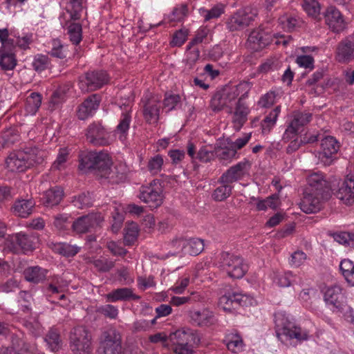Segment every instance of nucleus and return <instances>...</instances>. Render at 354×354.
Masks as SVG:
<instances>
[{"label": "nucleus", "mask_w": 354, "mask_h": 354, "mask_svg": "<svg viewBox=\"0 0 354 354\" xmlns=\"http://www.w3.org/2000/svg\"><path fill=\"white\" fill-rule=\"evenodd\" d=\"M308 186L306 191L315 192L316 194L329 196L330 190L334 192L335 182L330 185L325 178L324 175L321 172H315L307 178Z\"/></svg>", "instance_id": "nucleus-9"}, {"label": "nucleus", "mask_w": 354, "mask_h": 354, "mask_svg": "<svg viewBox=\"0 0 354 354\" xmlns=\"http://www.w3.org/2000/svg\"><path fill=\"white\" fill-rule=\"evenodd\" d=\"M47 244L55 252L65 257H73L76 255L80 250V247L66 243H55L49 241Z\"/></svg>", "instance_id": "nucleus-29"}, {"label": "nucleus", "mask_w": 354, "mask_h": 354, "mask_svg": "<svg viewBox=\"0 0 354 354\" xmlns=\"http://www.w3.org/2000/svg\"><path fill=\"white\" fill-rule=\"evenodd\" d=\"M64 196V191L60 187H53L46 190L42 197L44 205L53 207L59 203Z\"/></svg>", "instance_id": "nucleus-32"}, {"label": "nucleus", "mask_w": 354, "mask_h": 354, "mask_svg": "<svg viewBox=\"0 0 354 354\" xmlns=\"http://www.w3.org/2000/svg\"><path fill=\"white\" fill-rule=\"evenodd\" d=\"M276 98L274 91H269L261 97L258 102V105L261 108L270 107L274 104Z\"/></svg>", "instance_id": "nucleus-61"}, {"label": "nucleus", "mask_w": 354, "mask_h": 354, "mask_svg": "<svg viewBox=\"0 0 354 354\" xmlns=\"http://www.w3.org/2000/svg\"><path fill=\"white\" fill-rule=\"evenodd\" d=\"M304 197L300 203L301 209L306 214L317 212L322 207V203L328 196L318 195L315 192L305 190Z\"/></svg>", "instance_id": "nucleus-14"}, {"label": "nucleus", "mask_w": 354, "mask_h": 354, "mask_svg": "<svg viewBox=\"0 0 354 354\" xmlns=\"http://www.w3.org/2000/svg\"><path fill=\"white\" fill-rule=\"evenodd\" d=\"M163 162L162 156L159 154L156 155L149 160L147 169L151 174L156 175L161 171Z\"/></svg>", "instance_id": "nucleus-49"}, {"label": "nucleus", "mask_w": 354, "mask_h": 354, "mask_svg": "<svg viewBox=\"0 0 354 354\" xmlns=\"http://www.w3.org/2000/svg\"><path fill=\"white\" fill-rule=\"evenodd\" d=\"M188 8L187 5L183 4L180 7L175 8L172 12L169 15V19L171 21H180L186 16Z\"/></svg>", "instance_id": "nucleus-60"}, {"label": "nucleus", "mask_w": 354, "mask_h": 354, "mask_svg": "<svg viewBox=\"0 0 354 354\" xmlns=\"http://www.w3.org/2000/svg\"><path fill=\"white\" fill-rule=\"evenodd\" d=\"M45 341L53 351H58L62 346V339L59 331L55 328H51L45 337Z\"/></svg>", "instance_id": "nucleus-39"}, {"label": "nucleus", "mask_w": 354, "mask_h": 354, "mask_svg": "<svg viewBox=\"0 0 354 354\" xmlns=\"http://www.w3.org/2000/svg\"><path fill=\"white\" fill-rule=\"evenodd\" d=\"M27 158L23 150L12 152L6 160V167L10 171L23 172L29 168Z\"/></svg>", "instance_id": "nucleus-19"}, {"label": "nucleus", "mask_w": 354, "mask_h": 354, "mask_svg": "<svg viewBox=\"0 0 354 354\" xmlns=\"http://www.w3.org/2000/svg\"><path fill=\"white\" fill-rule=\"evenodd\" d=\"M112 161L109 158V162L101 170L99 178L104 179L109 183L118 184L126 178V169L123 165L119 164L111 167Z\"/></svg>", "instance_id": "nucleus-12"}, {"label": "nucleus", "mask_w": 354, "mask_h": 354, "mask_svg": "<svg viewBox=\"0 0 354 354\" xmlns=\"http://www.w3.org/2000/svg\"><path fill=\"white\" fill-rule=\"evenodd\" d=\"M249 112L250 111L248 107L243 102L240 101L236 102L235 111L232 118L234 128L236 131H239L245 123Z\"/></svg>", "instance_id": "nucleus-30"}, {"label": "nucleus", "mask_w": 354, "mask_h": 354, "mask_svg": "<svg viewBox=\"0 0 354 354\" xmlns=\"http://www.w3.org/2000/svg\"><path fill=\"white\" fill-rule=\"evenodd\" d=\"M138 198L147 204L151 209L160 207L163 202V194L161 188L153 187H142Z\"/></svg>", "instance_id": "nucleus-13"}, {"label": "nucleus", "mask_w": 354, "mask_h": 354, "mask_svg": "<svg viewBox=\"0 0 354 354\" xmlns=\"http://www.w3.org/2000/svg\"><path fill=\"white\" fill-rule=\"evenodd\" d=\"M17 65V59L12 53H3L0 55V68L3 71L13 70Z\"/></svg>", "instance_id": "nucleus-45"}, {"label": "nucleus", "mask_w": 354, "mask_h": 354, "mask_svg": "<svg viewBox=\"0 0 354 354\" xmlns=\"http://www.w3.org/2000/svg\"><path fill=\"white\" fill-rule=\"evenodd\" d=\"M91 340V334L85 326H77L70 332L69 346L73 354H89Z\"/></svg>", "instance_id": "nucleus-4"}, {"label": "nucleus", "mask_w": 354, "mask_h": 354, "mask_svg": "<svg viewBox=\"0 0 354 354\" xmlns=\"http://www.w3.org/2000/svg\"><path fill=\"white\" fill-rule=\"evenodd\" d=\"M248 165V161L239 162L237 164L230 167L227 169L218 178V183H226L228 185H232L235 183L243 178L245 176V170L246 166Z\"/></svg>", "instance_id": "nucleus-18"}, {"label": "nucleus", "mask_w": 354, "mask_h": 354, "mask_svg": "<svg viewBox=\"0 0 354 354\" xmlns=\"http://www.w3.org/2000/svg\"><path fill=\"white\" fill-rule=\"evenodd\" d=\"M35 203L32 200H18L12 206V210L15 215L22 218H26L32 212Z\"/></svg>", "instance_id": "nucleus-34"}, {"label": "nucleus", "mask_w": 354, "mask_h": 354, "mask_svg": "<svg viewBox=\"0 0 354 354\" xmlns=\"http://www.w3.org/2000/svg\"><path fill=\"white\" fill-rule=\"evenodd\" d=\"M214 153L215 157L224 165L230 163L233 159L236 158V149H233L231 145L226 146L223 143L217 145L214 147Z\"/></svg>", "instance_id": "nucleus-28"}, {"label": "nucleus", "mask_w": 354, "mask_h": 354, "mask_svg": "<svg viewBox=\"0 0 354 354\" xmlns=\"http://www.w3.org/2000/svg\"><path fill=\"white\" fill-rule=\"evenodd\" d=\"M38 235L37 233L29 234L19 232L10 235L7 239V247L13 253L18 254L22 252L26 254L32 252L38 243Z\"/></svg>", "instance_id": "nucleus-5"}, {"label": "nucleus", "mask_w": 354, "mask_h": 354, "mask_svg": "<svg viewBox=\"0 0 354 354\" xmlns=\"http://www.w3.org/2000/svg\"><path fill=\"white\" fill-rule=\"evenodd\" d=\"M333 237L335 241L340 244L354 247V233L336 232L333 234Z\"/></svg>", "instance_id": "nucleus-48"}, {"label": "nucleus", "mask_w": 354, "mask_h": 354, "mask_svg": "<svg viewBox=\"0 0 354 354\" xmlns=\"http://www.w3.org/2000/svg\"><path fill=\"white\" fill-rule=\"evenodd\" d=\"M252 298L246 295L233 292L221 297L218 304L225 311L230 312L239 306H247L248 304H252Z\"/></svg>", "instance_id": "nucleus-11"}, {"label": "nucleus", "mask_w": 354, "mask_h": 354, "mask_svg": "<svg viewBox=\"0 0 354 354\" xmlns=\"http://www.w3.org/2000/svg\"><path fill=\"white\" fill-rule=\"evenodd\" d=\"M257 15V10L254 8L247 6L239 9L227 20V28L232 32L243 30L254 21Z\"/></svg>", "instance_id": "nucleus-6"}, {"label": "nucleus", "mask_w": 354, "mask_h": 354, "mask_svg": "<svg viewBox=\"0 0 354 354\" xmlns=\"http://www.w3.org/2000/svg\"><path fill=\"white\" fill-rule=\"evenodd\" d=\"M220 184L221 185L217 187L212 194V197L215 201H223L232 194V185H228L226 183Z\"/></svg>", "instance_id": "nucleus-44"}, {"label": "nucleus", "mask_w": 354, "mask_h": 354, "mask_svg": "<svg viewBox=\"0 0 354 354\" xmlns=\"http://www.w3.org/2000/svg\"><path fill=\"white\" fill-rule=\"evenodd\" d=\"M101 97L97 94H92L80 104L77 110V116L80 120H84L92 116L98 109Z\"/></svg>", "instance_id": "nucleus-16"}, {"label": "nucleus", "mask_w": 354, "mask_h": 354, "mask_svg": "<svg viewBox=\"0 0 354 354\" xmlns=\"http://www.w3.org/2000/svg\"><path fill=\"white\" fill-rule=\"evenodd\" d=\"M131 119V116L129 113H123L120 121L117 126V130L121 133H126L129 129Z\"/></svg>", "instance_id": "nucleus-64"}, {"label": "nucleus", "mask_w": 354, "mask_h": 354, "mask_svg": "<svg viewBox=\"0 0 354 354\" xmlns=\"http://www.w3.org/2000/svg\"><path fill=\"white\" fill-rule=\"evenodd\" d=\"M325 21L329 29L336 33L343 31L346 26L343 15L335 6H329L327 8Z\"/></svg>", "instance_id": "nucleus-17"}, {"label": "nucleus", "mask_w": 354, "mask_h": 354, "mask_svg": "<svg viewBox=\"0 0 354 354\" xmlns=\"http://www.w3.org/2000/svg\"><path fill=\"white\" fill-rule=\"evenodd\" d=\"M68 158V153L66 149H61L56 160L51 166L53 171H60L65 168V163Z\"/></svg>", "instance_id": "nucleus-53"}, {"label": "nucleus", "mask_w": 354, "mask_h": 354, "mask_svg": "<svg viewBox=\"0 0 354 354\" xmlns=\"http://www.w3.org/2000/svg\"><path fill=\"white\" fill-rule=\"evenodd\" d=\"M69 218L67 214H59L55 217L53 225L59 230H67L71 223Z\"/></svg>", "instance_id": "nucleus-55"}, {"label": "nucleus", "mask_w": 354, "mask_h": 354, "mask_svg": "<svg viewBox=\"0 0 354 354\" xmlns=\"http://www.w3.org/2000/svg\"><path fill=\"white\" fill-rule=\"evenodd\" d=\"M12 343L17 354H37V348L35 345L27 344L18 337H13Z\"/></svg>", "instance_id": "nucleus-38"}, {"label": "nucleus", "mask_w": 354, "mask_h": 354, "mask_svg": "<svg viewBox=\"0 0 354 354\" xmlns=\"http://www.w3.org/2000/svg\"><path fill=\"white\" fill-rule=\"evenodd\" d=\"M48 65V57L44 55H37L32 62L33 68L37 72L44 71Z\"/></svg>", "instance_id": "nucleus-54"}, {"label": "nucleus", "mask_w": 354, "mask_h": 354, "mask_svg": "<svg viewBox=\"0 0 354 354\" xmlns=\"http://www.w3.org/2000/svg\"><path fill=\"white\" fill-rule=\"evenodd\" d=\"M82 28L79 23H72L68 27V34L70 41L75 45H77L82 39Z\"/></svg>", "instance_id": "nucleus-46"}, {"label": "nucleus", "mask_w": 354, "mask_h": 354, "mask_svg": "<svg viewBox=\"0 0 354 354\" xmlns=\"http://www.w3.org/2000/svg\"><path fill=\"white\" fill-rule=\"evenodd\" d=\"M73 204L80 209L89 207L92 205L91 198L89 194L82 193L73 200Z\"/></svg>", "instance_id": "nucleus-57"}, {"label": "nucleus", "mask_w": 354, "mask_h": 354, "mask_svg": "<svg viewBox=\"0 0 354 354\" xmlns=\"http://www.w3.org/2000/svg\"><path fill=\"white\" fill-rule=\"evenodd\" d=\"M109 82V76L104 71H92L79 77L78 86L84 93H88L102 88Z\"/></svg>", "instance_id": "nucleus-7"}, {"label": "nucleus", "mask_w": 354, "mask_h": 354, "mask_svg": "<svg viewBox=\"0 0 354 354\" xmlns=\"http://www.w3.org/2000/svg\"><path fill=\"white\" fill-rule=\"evenodd\" d=\"M106 298L108 301L115 302L118 301L138 300L140 297L134 294L131 288H121L108 293Z\"/></svg>", "instance_id": "nucleus-27"}, {"label": "nucleus", "mask_w": 354, "mask_h": 354, "mask_svg": "<svg viewBox=\"0 0 354 354\" xmlns=\"http://www.w3.org/2000/svg\"><path fill=\"white\" fill-rule=\"evenodd\" d=\"M280 111L281 107L280 106H277L262 120L261 126L263 133L269 132L274 127Z\"/></svg>", "instance_id": "nucleus-41"}, {"label": "nucleus", "mask_w": 354, "mask_h": 354, "mask_svg": "<svg viewBox=\"0 0 354 354\" xmlns=\"http://www.w3.org/2000/svg\"><path fill=\"white\" fill-rule=\"evenodd\" d=\"M27 154L29 168L35 165L41 164L43 158V152L37 147H26L23 149Z\"/></svg>", "instance_id": "nucleus-43"}, {"label": "nucleus", "mask_w": 354, "mask_h": 354, "mask_svg": "<svg viewBox=\"0 0 354 354\" xmlns=\"http://www.w3.org/2000/svg\"><path fill=\"white\" fill-rule=\"evenodd\" d=\"M294 277L291 272L279 273L275 274L274 281L280 287L290 286L293 280Z\"/></svg>", "instance_id": "nucleus-52"}, {"label": "nucleus", "mask_w": 354, "mask_h": 354, "mask_svg": "<svg viewBox=\"0 0 354 354\" xmlns=\"http://www.w3.org/2000/svg\"><path fill=\"white\" fill-rule=\"evenodd\" d=\"M251 136V133H245L243 137L237 138L234 142L231 141L230 139H227L226 142L228 145H231L233 149H236L237 152V150L242 149L248 143Z\"/></svg>", "instance_id": "nucleus-56"}, {"label": "nucleus", "mask_w": 354, "mask_h": 354, "mask_svg": "<svg viewBox=\"0 0 354 354\" xmlns=\"http://www.w3.org/2000/svg\"><path fill=\"white\" fill-rule=\"evenodd\" d=\"M301 6L309 16L317 17L320 13V5L317 0H303Z\"/></svg>", "instance_id": "nucleus-47"}, {"label": "nucleus", "mask_w": 354, "mask_h": 354, "mask_svg": "<svg viewBox=\"0 0 354 354\" xmlns=\"http://www.w3.org/2000/svg\"><path fill=\"white\" fill-rule=\"evenodd\" d=\"M215 157L214 149L209 150L207 147H202L196 153V158L203 162H209Z\"/></svg>", "instance_id": "nucleus-63"}, {"label": "nucleus", "mask_w": 354, "mask_h": 354, "mask_svg": "<svg viewBox=\"0 0 354 354\" xmlns=\"http://www.w3.org/2000/svg\"><path fill=\"white\" fill-rule=\"evenodd\" d=\"M204 240L198 238L186 239L183 245V252L192 256H197L204 250Z\"/></svg>", "instance_id": "nucleus-36"}, {"label": "nucleus", "mask_w": 354, "mask_h": 354, "mask_svg": "<svg viewBox=\"0 0 354 354\" xmlns=\"http://www.w3.org/2000/svg\"><path fill=\"white\" fill-rule=\"evenodd\" d=\"M321 147L322 151L319 158L325 164L330 165L333 161V155H335L339 149V142L333 136H326L322 140Z\"/></svg>", "instance_id": "nucleus-21"}, {"label": "nucleus", "mask_w": 354, "mask_h": 354, "mask_svg": "<svg viewBox=\"0 0 354 354\" xmlns=\"http://www.w3.org/2000/svg\"><path fill=\"white\" fill-rule=\"evenodd\" d=\"M159 106L155 101L147 100L143 109L145 120L148 123L157 122L159 119Z\"/></svg>", "instance_id": "nucleus-35"}, {"label": "nucleus", "mask_w": 354, "mask_h": 354, "mask_svg": "<svg viewBox=\"0 0 354 354\" xmlns=\"http://www.w3.org/2000/svg\"><path fill=\"white\" fill-rule=\"evenodd\" d=\"M93 263L95 268L101 272H107L115 266V261L105 257L95 259Z\"/></svg>", "instance_id": "nucleus-50"}, {"label": "nucleus", "mask_w": 354, "mask_h": 354, "mask_svg": "<svg viewBox=\"0 0 354 354\" xmlns=\"http://www.w3.org/2000/svg\"><path fill=\"white\" fill-rule=\"evenodd\" d=\"M312 119L310 113H298L295 115L294 119L292 120L293 124H297L299 128L308 124Z\"/></svg>", "instance_id": "nucleus-62"}, {"label": "nucleus", "mask_w": 354, "mask_h": 354, "mask_svg": "<svg viewBox=\"0 0 354 354\" xmlns=\"http://www.w3.org/2000/svg\"><path fill=\"white\" fill-rule=\"evenodd\" d=\"M251 88L252 84L250 82L243 81L240 82L233 91H230L231 99L236 100L240 95L237 102H243L248 97V93Z\"/></svg>", "instance_id": "nucleus-42"}, {"label": "nucleus", "mask_w": 354, "mask_h": 354, "mask_svg": "<svg viewBox=\"0 0 354 354\" xmlns=\"http://www.w3.org/2000/svg\"><path fill=\"white\" fill-rule=\"evenodd\" d=\"M339 269L346 281L351 286H354V264L349 259H344L340 262Z\"/></svg>", "instance_id": "nucleus-40"}, {"label": "nucleus", "mask_w": 354, "mask_h": 354, "mask_svg": "<svg viewBox=\"0 0 354 354\" xmlns=\"http://www.w3.org/2000/svg\"><path fill=\"white\" fill-rule=\"evenodd\" d=\"M196 336L190 330H177L169 335V346H185L189 344H195Z\"/></svg>", "instance_id": "nucleus-23"}, {"label": "nucleus", "mask_w": 354, "mask_h": 354, "mask_svg": "<svg viewBox=\"0 0 354 354\" xmlns=\"http://www.w3.org/2000/svg\"><path fill=\"white\" fill-rule=\"evenodd\" d=\"M109 155L104 151H84L79 154L78 169L84 174L93 173L98 176L109 162Z\"/></svg>", "instance_id": "nucleus-1"}, {"label": "nucleus", "mask_w": 354, "mask_h": 354, "mask_svg": "<svg viewBox=\"0 0 354 354\" xmlns=\"http://www.w3.org/2000/svg\"><path fill=\"white\" fill-rule=\"evenodd\" d=\"M122 337L115 328L102 331L98 338L97 354H122Z\"/></svg>", "instance_id": "nucleus-2"}, {"label": "nucleus", "mask_w": 354, "mask_h": 354, "mask_svg": "<svg viewBox=\"0 0 354 354\" xmlns=\"http://www.w3.org/2000/svg\"><path fill=\"white\" fill-rule=\"evenodd\" d=\"M270 36L262 30H254L250 34L248 41L254 50H259L270 43Z\"/></svg>", "instance_id": "nucleus-26"}, {"label": "nucleus", "mask_w": 354, "mask_h": 354, "mask_svg": "<svg viewBox=\"0 0 354 354\" xmlns=\"http://www.w3.org/2000/svg\"><path fill=\"white\" fill-rule=\"evenodd\" d=\"M180 102V96L177 94L166 95L163 101L165 108H167L168 111L174 109Z\"/></svg>", "instance_id": "nucleus-58"}, {"label": "nucleus", "mask_w": 354, "mask_h": 354, "mask_svg": "<svg viewBox=\"0 0 354 354\" xmlns=\"http://www.w3.org/2000/svg\"><path fill=\"white\" fill-rule=\"evenodd\" d=\"M19 136L12 130H7L2 133L0 136V145L2 147H8L13 145L17 140Z\"/></svg>", "instance_id": "nucleus-51"}, {"label": "nucleus", "mask_w": 354, "mask_h": 354, "mask_svg": "<svg viewBox=\"0 0 354 354\" xmlns=\"http://www.w3.org/2000/svg\"><path fill=\"white\" fill-rule=\"evenodd\" d=\"M189 315L192 322L197 326L212 325L216 322L214 313L207 308L202 310H190Z\"/></svg>", "instance_id": "nucleus-25"}, {"label": "nucleus", "mask_w": 354, "mask_h": 354, "mask_svg": "<svg viewBox=\"0 0 354 354\" xmlns=\"http://www.w3.org/2000/svg\"><path fill=\"white\" fill-rule=\"evenodd\" d=\"M42 97L39 93H31L27 97L25 110L29 115H35L41 104Z\"/></svg>", "instance_id": "nucleus-37"}, {"label": "nucleus", "mask_w": 354, "mask_h": 354, "mask_svg": "<svg viewBox=\"0 0 354 354\" xmlns=\"http://www.w3.org/2000/svg\"><path fill=\"white\" fill-rule=\"evenodd\" d=\"M279 338L281 336H285L289 339H296L298 341H304L308 339V333L303 330L301 327L295 326L290 323L283 326L281 329L277 330Z\"/></svg>", "instance_id": "nucleus-24"}, {"label": "nucleus", "mask_w": 354, "mask_h": 354, "mask_svg": "<svg viewBox=\"0 0 354 354\" xmlns=\"http://www.w3.org/2000/svg\"><path fill=\"white\" fill-rule=\"evenodd\" d=\"M103 222L104 216L101 213L92 212L79 217L73 223L71 226L77 233L83 234L101 227Z\"/></svg>", "instance_id": "nucleus-8"}, {"label": "nucleus", "mask_w": 354, "mask_h": 354, "mask_svg": "<svg viewBox=\"0 0 354 354\" xmlns=\"http://www.w3.org/2000/svg\"><path fill=\"white\" fill-rule=\"evenodd\" d=\"M336 187V185L335 186ZM335 187V194L337 198L346 205H351L354 198V178L347 176L344 180H339Z\"/></svg>", "instance_id": "nucleus-15"}, {"label": "nucleus", "mask_w": 354, "mask_h": 354, "mask_svg": "<svg viewBox=\"0 0 354 354\" xmlns=\"http://www.w3.org/2000/svg\"><path fill=\"white\" fill-rule=\"evenodd\" d=\"M324 300L339 311H344L346 307V297L339 286L328 287L324 292Z\"/></svg>", "instance_id": "nucleus-20"}, {"label": "nucleus", "mask_w": 354, "mask_h": 354, "mask_svg": "<svg viewBox=\"0 0 354 354\" xmlns=\"http://www.w3.org/2000/svg\"><path fill=\"white\" fill-rule=\"evenodd\" d=\"M243 342L241 337L239 335H234L227 343L228 350L233 353H238L242 351Z\"/></svg>", "instance_id": "nucleus-59"}, {"label": "nucleus", "mask_w": 354, "mask_h": 354, "mask_svg": "<svg viewBox=\"0 0 354 354\" xmlns=\"http://www.w3.org/2000/svg\"><path fill=\"white\" fill-rule=\"evenodd\" d=\"M234 100V99H231L230 92L218 91L212 97L210 106L214 111L218 112L223 110L225 106H228Z\"/></svg>", "instance_id": "nucleus-31"}, {"label": "nucleus", "mask_w": 354, "mask_h": 354, "mask_svg": "<svg viewBox=\"0 0 354 354\" xmlns=\"http://www.w3.org/2000/svg\"><path fill=\"white\" fill-rule=\"evenodd\" d=\"M337 57L340 62H349L354 59V41L351 37L342 39L337 46Z\"/></svg>", "instance_id": "nucleus-22"}, {"label": "nucleus", "mask_w": 354, "mask_h": 354, "mask_svg": "<svg viewBox=\"0 0 354 354\" xmlns=\"http://www.w3.org/2000/svg\"><path fill=\"white\" fill-rule=\"evenodd\" d=\"M86 137L93 145L104 146L109 144L110 134L99 122L91 123L86 129Z\"/></svg>", "instance_id": "nucleus-10"}, {"label": "nucleus", "mask_w": 354, "mask_h": 354, "mask_svg": "<svg viewBox=\"0 0 354 354\" xmlns=\"http://www.w3.org/2000/svg\"><path fill=\"white\" fill-rule=\"evenodd\" d=\"M47 270L39 266L28 267L24 271V276L26 281L33 283H39L46 278Z\"/></svg>", "instance_id": "nucleus-33"}, {"label": "nucleus", "mask_w": 354, "mask_h": 354, "mask_svg": "<svg viewBox=\"0 0 354 354\" xmlns=\"http://www.w3.org/2000/svg\"><path fill=\"white\" fill-rule=\"evenodd\" d=\"M218 264L223 271L234 279H241L248 271V266L241 257L227 252L220 254Z\"/></svg>", "instance_id": "nucleus-3"}]
</instances>
